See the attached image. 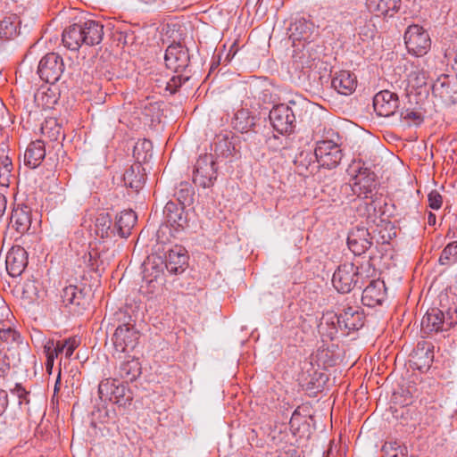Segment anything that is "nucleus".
I'll return each mask as SVG.
<instances>
[{"mask_svg": "<svg viewBox=\"0 0 457 457\" xmlns=\"http://www.w3.org/2000/svg\"><path fill=\"white\" fill-rule=\"evenodd\" d=\"M303 423L306 424V420L304 417L301 415L299 408H297L294 411L289 421L290 430L295 436L300 432Z\"/></svg>", "mask_w": 457, "mask_h": 457, "instance_id": "nucleus-47", "label": "nucleus"}, {"mask_svg": "<svg viewBox=\"0 0 457 457\" xmlns=\"http://www.w3.org/2000/svg\"><path fill=\"white\" fill-rule=\"evenodd\" d=\"M116 379L105 378L98 386V395L102 401H112Z\"/></svg>", "mask_w": 457, "mask_h": 457, "instance_id": "nucleus-45", "label": "nucleus"}, {"mask_svg": "<svg viewBox=\"0 0 457 457\" xmlns=\"http://www.w3.org/2000/svg\"><path fill=\"white\" fill-rule=\"evenodd\" d=\"M62 302L71 312L80 313L89 305V298L77 286L70 285L62 289Z\"/></svg>", "mask_w": 457, "mask_h": 457, "instance_id": "nucleus-17", "label": "nucleus"}, {"mask_svg": "<svg viewBox=\"0 0 457 457\" xmlns=\"http://www.w3.org/2000/svg\"><path fill=\"white\" fill-rule=\"evenodd\" d=\"M373 107L378 115L390 117L399 107L398 96L389 90H382L373 97Z\"/></svg>", "mask_w": 457, "mask_h": 457, "instance_id": "nucleus-15", "label": "nucleus"}, {"mask_svg": "<svg viewBox=\"0 0 457 457\" xmlns=\"http://www.w3.org/2000/svg\"><path fill=\"white\" fill-rule=\"evenodd\" d=\"M348 171L353 177V183H345L341 187L342 193L352 191L358 198H372V192L376 188L375 174L368 168L363 167L361 162H353Z\"/></svg>", "mask_w": 457, "mask_h": 457, "instance_id": "nucleus-1", "label": "nucleus"}, {"mask_svg": "<svg viewBox=\"0 0 457 457\" xmlns=\"http://www.w3.org/2000/svg\"><path fill=\"white\" fill-rule=\"evenodd\" d=\"M347 245L354 255L364 253L372 245V238L368 228L355 227L347 237Z\"/></svg>", "mask_w": 457, "mask_h": 457, "instance_id": "nucleus-16", "label": "nucleus"}, {"mask_svg": "<svg viewBox=\"0 0 457 457\" xmlns=\"http://www.w3.org/2000/svg\"><path fill=\"white\" fill-rule=\"evenodd\" d=\"M84 45L96 46L102 42L104 37V25L95 20L80 21Z\"/></svg>", "mask_w": 457, "mask_h": 457, "instance_id": "nucleus-22", "label": "nucleus"}, {"mask_svg": "<svg viewBox=\"0 0 457 457\" xmlns=\"http://www.w3.org/2000/svg\"><path fill=\"white\" fill-rule=\"evenodd\" d=\"M332 87L341 95H351L356 88L357 80L353 73L349 71H340L332 79Z\"/></svg>", "mask_w": 457, "mask_h": 457, "instance_id": "nucleus-25", "label": "nucleus"}, {"mask_svg": "<svg viewBox=\"0 0 457 457\" xmlns=\"http://www.w3.org/2000/svg\"><path fill=\"white\" fill-rule=\"evenodd\" d=\"M457 324V309L449 307L445 311L432 308L421 320V331L428 336L431 333L447 331Z\"/></svg>", "mask_w": 457, "mask_h": 457, "instance_id": "nucleus-3", "label": "nucleus"}, {"mask_svg": "<svg viewBox=\"0 0 457 457\" xmlns=\"http://www.w3.org/2000/svg\"><path fill=\"white\" fill-rule=\"evenodd\" d=\"M118 376L128 382H133L141 374V364L138 359L128 357L122 361L118 368Z\"/></svg>", "mask_w": 457, "mask_h": 457, "instance_id": "nucleus-32", "label": "nucleus"}, {"mask_svg": "<svg viewBox=\"0 0 457 457\" xmlns=\"http://www.w3.org/2000/svg\"><path fill=\"white\" fill-rule=\"evenodd\" d=\"M439 263L445 266H450L457 262V241H453L446 245L439 257Z\"/></svg>", "mask_w": 457, "mask_h": 457, "instance_id": "nucleus-39", "label": "nucleus"}, {"mask_svg": "<svg viewBox=\"0 0 457 457\" xmlns=\"http://www.w3.org/2000/svg\"><path fill=\"white\" fill-rule=\"evenodd\" d=\"M112 217L106 212H101L95 220V233L101 238H108L115 235V228H112Z\"/></svg>", "mask_w": 457, "mask_h": 457, "instance_id": "nucleus-33", "label": "nucleus"}, {"mask_svg": "<svg viewBox=\"0 0 457 457\" xmlns=\"http://www.w3.org/2000/svg\"><path fill=\"white\" fill-rule=\"evenodd\" d=\"M141 2L145 3V4H151L153 3L154 0H140Z\"/></svg>", "mask_w": 457, "mask_h": 457, "instance_id": "nucleus-63", "label": "nucleus"}, {"mask_svg": "<svg viewBox=\"0 0 457 457\" xmlns=\"http://www.w3.org/2000/svg\"><path fill=\"white\" fill-rule=\"evenodd\" d=\"M19 18L15 14L4 16L0 21V37L12 39L17 35Z\"/></svg>", "mask_w": 457, "mask_h": 457, "instance_id": "nucleus-35", "label": "nucleus"}, {"mask_svg": "<svg viewBox=\"0 0 457 457\" xmlns=\"http://www.w3.org/2000/svg\"><path fill=\"white\" fill-rule=\"evenodd\" d=\"M44 353L46 356V360L54 361L58 356L56 349L54 348V340H48L44 345Z\"/></svg>", "mask_w": 457, "mask_h": 457, "instance_id": "nucleus-54", "label": "nucleus"}, {"mask_svg": "<svg viewBox=\"0 0 457 457\" xmlns=\"http://www.w3.org/2000/svg\"><path fill=\"white\" fill-rule=\"evenodd\" d=\"M41 129L42 133L44 135H47L51 140H58L61 132V127L58 126L55 121H46Z\"/></svg>", "mask_w": 457, "mask_h": 457, "instance_id": "nucleus-48", "label": "nucleus"}, {"mask_svg": "<svg viewBox=\"0 0 457 457\" xmlns=\"http://www.w3.org/2000/svg\"><path fill=\"white\" fill-rule=\"evenodd\" d=\"M21 338L20 334L12 328H0V340L5 343H16Z\"/></svg>", "mask_w": 457, "mask_h": 457, "instance_id": "nucleus-49", "label": "nucleus"}, {"mask_svg": "<svg viewBox=\"0 0 457 457\" xmlns=\"http://www.w3.org/2000/svg\"><path fill=\"white\" fill-rule=\"evenodd\" d=\"M117 315L120 321L121 317L124 320L117 326L112 337L114 351L119 353L132 351L140 337L139 331L135 327V320L122 312H117Z\"/></svg>", "mask_w": 457, "mask_h": 457, "instance_id": "nucleus-2", "label": "nucleus"}, {"mask_svg": "<svg viewBox=\"0 0 457 457\" xmlns=\"http://www.w3.org/2000/svg\"><path fill=\"white\" fill-rule=\"evenodd\" d=\"M217 179V167L212 154H201L197 159L193 174V181L195 185L209 188L214 185Z\"/></svg>", "mask_w": 457, "mask_h": 457, "instance_id": "nucleus-5", "label": "nucleus"}, {"mask_svg": "<svg viewBox=\"0 0 457 457\" xmlns=\"http://www.w3.org/2000/svg\"><path fill=\"white\" fill-rule=\"evenodd\" d=\"M144 170L141 164L131 165L123 174L124 185L138 192L145 182Z\"/></svg>", "mask_w": 457, "mask_h": 457, "instance_id": "nucleus-29", "label": "nucleus"}, {"mask_svg": "<svg viewBox=\"0 0 457 457\" xmlns=\"http://www.w3.org/2000/svg\"><path fill=\"white\" fill-rule=\"evenodd\" d=\"M383 457H406L407 449L397 442H386L382 446Z\"/></svg>", "mask_w": 457, "mask_h": 457, "instance_id": "nucleus-42", "label": "nucleus"}, {"mask_svg": "<svg viewBox=\"0 0 457 457\" xmlns=\"http://www.w3.org/2000/svg\"><path fill=\"white\" fill-rule=\"evenodd\" d=\"M425 423L430 425L437 420V409L434 406L428 408L426 413Z\"/></svg>", "mask_w": 457, "mask_h": 457, "instance_id": "nucleus-56", "label": "nucleus"}, {"mask_svg": "<svg viewBox=\"0 0 457 457\" xmlns=\"http://www.w3.org/2000/svg\"><path fill=\"white\" fill-rule=\"evenodd\" d=\"M401 118L407 121H411L415 125H419L423 121L420 112L406 110L401 112Z\"/></svg>", "mask_w": 457, "mask_h": 457, "instance_id": "nucleus-51", "label": "nucleus"}, {"mask_svg": "<svg viewBox=\"0 0 457 457\" xmlns=\"http://www.w3.org/2000/svg\"><path fill=\"white\" fill-rule=\"evenodd\" d=\"M241 142L242 137L240 136H218L215 142V154L225 158L238 156L241 150Z\"/></svg>", "mask_w": 457, "mask_h": 457, "instance_id": "nucleus-19", "label": "nucleus"}, {"mask_svg": "<svg viewBox=\"0 0 457 457\" xmlns=\"http://www.w3.org/2000/svg\"><path fill=\"white\" fill-rule=\"evenodd\" d=\"M343 329L358 330L364 325V313L360 307L348 306L340 313Z\"/></svg>", "mask_w": 457, "mask_h": 457, "instance_id": "nucleus-23", "label": "nucleus"}, {"mask_svg": "<svg viewBox=\"0 0 457 457\" xmlns=\"http://www.w3.org/2000/svg\"><path fill=\"white\" fill-rule=\"evenodd\" d=\"M289 103H290V104H295V102L294 100L289 101Z\"/></svg>", "mask_w": 457, "mask_h": 457, "instance_id": "nucleus-64", "label": "nucleus"}, {"mask_svg": "<svg viewBox=\"0 0 457 457\" xmlns=\"http://www.w3.org/2000/svg\"><path fill=\"white\" fill-rule=\"evenodd\" d=\"M377 206L375 204V201L372 198H360L358 200V204L356 207V211L360 216H366L370 218V216L376 213Z\"/></svg>", "mask_w": 457, "mask_h": 457, "instance_id": "nucleus-44", "label": "nucleus"}, {"mask_svg": "<svg viewBox=\"0 0 457 457\" xmlns=\"http://www.w3.org/2000/svg\"><path fill=\"white\" fill-rule=\"evenodd\" d=\"M340 320V314L337 315L333 312H328L324 313L322 318L320 319V324L318 325L319 332L321 335L326 336L330 339H333V337L337 332V328H339L343 329Z\"/></svg>", "mask_w": 457, "mask_h": 457, "instance_id": "nucleus-27", "label": "nucleus"}, {"mask_svg": "<svg viewBox=\"0 0 457 457\" xmlns=\"http://www.w3.org/2000/svg\"><path fill=\"white\" fill-rule=\"evenodd\" d=\"M80 340L76 337H69L63 340V346H66V358H70L74 350L79 345Z\"/></svg>", "mask_w": 457, "mask_h": 457, "instance_id": "nucleus-52", "label": "nucleus"}, {"mask_svg": "<svg viewBox=\"0 0 457 457\" xmlns=\"http://www.w3.org/2000/svg\"><path fill=\"white\" fill-rule=\"evenodd\" d=\"M46 156V149L44 142L36 140L31 142L24 154V162L29 168H37Z\"/></svg>", "mask_w": 457, "mask_h": 457, "instance_id": "nucleus-31", "label": "nucleus"}, {"mask_svg": "<svg viewBox=\"0 0 457 457\" xmlns=\"http://www.w3.org/2000/svg\"><path fill=\"white\" fill-rule=\"evenodd\" d=\"M386 288L384 281L371 280L364 288L361 295V302L369 307H375L382 303L386 297Z\"/></svg>", "mask_w": 457, "mask_h": 457, "instance_id": "nucleus-20", "label": "nucleus"}, {"mask_svg": "<svg viewBox=\"0 0 457 457\" xmlns=\"http://www.w3.org/2000/svg\"><path fill=\"white\" fill-rule=\"evenodd\" d=\"M155 81L157 82V87L162 88L163 87V89L165 90V85L163 84L164 82H167L166 79H155Z\"/></svg>", "mask_w": 457, "mask_h": 457, "instance_id": "nucleus-62", "label": "nucleus"}, {"mask_svg": "<svg viewBox=\"0 0 457 457\" xmlns=\"http://www.w3.org/2000/svg\"><path fill=\"white\" fill-rule=\"evenodd\" d=\"M64 71L62 56L56 53L46 54L39 62L37 73L46 83L54 84Z\"/></svg>", "mask_w": 457, "mask_h": 457, "instance_id": "nucleus-10", "label": "nucleus"}, {"mask_svg": "<svg viewBox=\"0 0 457 457\" xmlns=\"http://www.w3.org/2000/svg\"><path fill=\"white\" fill-rule=\"evenodd\" d=\"M133 156L137 160L136 164L147 162L153 156V144L150 140H138L134 145Z\"/></svg>", "mask_w": 457, "mask_h": 457, "instance_id": "nucleus-37", "label": "nucleus"}, {"mask_svg": "<svg viewBox=\"0 0 457 457\" xmlns=\"http://www.w3.org/2000/svg\"><path fill=\"white\" fill-rule=\"evenodd\" d=\"M152 269L156 270L152 275L154 278L159 276L160 272H162V267L161 269L158 268L159 264L162 265L164 263L166 270L170 274H180L185 271L187 267V260L188 257L187 255V251L185 248L179 245H175L167 251L164 255V260L161 256H152Z\"/></svg>", "mask_w": 457, "mask_h": 457, "instance_id": "nucleus-4", "label": "nucleus"}, {"mask_svg": "<svg viewBox=\"0 0 457 457\" xmlns=\"http://www.w3.org/2000/svg\"><path fill=\"white\" fill-rule=\"evenodd\" d=\"M322 139L321 140H334L337 141L339 139V135L332 128L324 127L322 129Z\"/></svg>", "mask_w": 457, "mask_h": 457, "instance_id": "nucleus-55", "label": "nucleus"}, {"mask_svg": "<svg viewBox=\"0 0 457 457\" xmlns=\"http://www.w3.org/2000/svg\"><path fill=\"white\" fill-rule=\"evenodd\" d=\"M436 222V216L433 212H429L428 214V224L429 226H435Z\"/></svg>", "mask_w": 457, "mask_h": 457, "instance_id": "nucleus-60", "label": "nucleus"}, {"mask_svg": "<svg viewBox=\"0 0 457 457\" xmlns=\"http://www.w3.org/2000/svg\"><path fill=\"white\" fill-rule=\"evenodd\" d=\"M54 361H48L46 360V370L51 373L52 372V370H53V367H54Z\"/></svg>", "mask_w": 457, "mask_h": 457, "instance_id": "nucleus-61", "label": "nucleus"}, {"mask_svg": "<svg viewBox=\"0 0 457 457\" xmlns=\"http://www.w3.org/2000/svg\"><path fill=\"white\" fill-rule=\"evenodd\" d=\"M54 348L56 349V353L58 355L62 353L66 354V346H63V340L57 342L54 341Z\"/></svg>", "mask_w": 457, "mask_h": 457, "instance_id": "nucleus-59", "label": "nucleus"}, {"mask_svg": "<svg viewBox=\"0 0 457 457\" xmlns=\"http://www.w3.org/2000/svg\"><path fill=\"white\" fill-rule=\"evenodd\" d=\"M294 162L300 174H314L320 168L316 161L315 152L302 151L295 156Z\"/></svg>", "mask_w": 457, "mask_h": 457, "instance_id": "nucleus-28", "label": "nucleus"}, {"mask_svg": "<svg viewBox=\"0 0 457 457\" xmlns=\"http://www.w3.org/2000/svg\"><path fill=\"white\" fill-rule=\"evenodd\" d=\"M413 363L419 370H428L434 360L433 346L418 347L413 356Z\"/></svg>", "mask_w": 457, "mask_h": 457, "instance_id": "nucleus-36", "label": "nucleus"}, {"mask_svg": "<svg viewBox=\"0 0 457 457\" xmlns=\"http://www.w3.org/2000/svg\"><path fill=\"white\" fill-rule=\"evenodd\" d=\"M315 154L320 166L327 169L337 167L343 157L340 145L334 140H318Z\"/></svg>", "mask_w": 457, "mask_h": 457, "instance_id": "nucleus-8", "label": "nucleus"}, {"mask_svg": "<svg viewBox=\"0 0 457 457\" xmlns=\"http://www.w3.org/2000/svg\"><path fill=\"white\" fill-rule=\"evenodd\" d=\"M164 61L166 68L175 73H189L187 68L190 63L188 49L181 44H172L165 51Z\"/></svg>", "mask_w": 457, "mask_h": 457, "instance_id": "nucleus-11", "label": "nucleus"}, {"mask_svg": "<svg viewBox=\"0 0 457 457\" xmlns=\"http://www.w3.org/2000/svg\"><path fill=\"white\" fill-rule=\"evenodd\" d=\"M432 91L445 105L457 104V75L442 74L434 82Z\"/></svg>", "mask_w": 457, "mask_h": 457, "instance_id": "nucleus-12", "label": "nucleus"}, {"mask_svg": "<svg viewBox=\"0 0 457 457\" xmlns=\"http://www.w3.org/2000/svg\"><path fill=\"white\" fill-rule=\"evenodd\" d=\"M190 79V74L186 72L177 73L173 75L167 82H164L165 91H169L170 94H175L179 88Z\"/></svg>", "mask_w": 457, "mask_h": 457, "instance_id": "nucleus-41", "label": "nucleus"}, {"mask_svg": "<svg viewBox=\"0 0 457 457\" xmlns=\"http://www.w3.org/2000/svg\"><path fill=\"white\" fill-rule=\"evenodd\" d=\"M8 406V395L6 391L0 389V415H2Z\"/></svg>", "mask_w": 457, "mask_h": 457, "instance_id": "nucleus-57", "label": "nucleus"}, {"mask_svg": "<svg viewBox=\"0 0 457 457\" xmlns=\"http://www.w3.org/2000/svg\"><path fill=\"white\" fill-rule=\"evenodd\" d=\"M62 40L63 46L71 51H77L84 45L80 21L64 29Z\"/></svg>", "mask_w": 457, "mask_h": 457, "instance_id": "nucleus-26", "label": "nucleus"}, {"mask_svg": "<svg viewBox=\"0 0 457 457\" xmlns=\"http://www.w3.org/2000/svg\"><path fill=\"white\" fill-rule=\"evenodd\" d=\"M404 43L410 54L415 56L425 55L431 46L428 33L420 25H410L404 33Z\"/></svg>", "mask_w": 457, "mask_h": 457, "instance_id": "nucleus-6", "label": "nucleus"}, {"mask_svg": "<svg viewBox=\"0 0 457 457\" xmlns=\"http://www.w3.org/2000/svg\"><path fill=\"white\" fill-rule=\"evenodd\" d=\"M137 217L134 211L125 210L116 218L115 231L120 237L126 238L131 234V229L137 222Z\"/></svg>", "mask_w": 457, "mask_h": 457, "instance_id": "nucleus-30", "label": "nucleus"}, {"mask_svg": "<svg viewBox=\"0 0 457 457\" xmlns=\"http://www.w3.org/2000/svg\"><path fill=\"white\" fill-rule=\"evenodd\" d=\"M255 125V117L246 109H240L235 113L234 129L241 134L247 133Z\"/></svg>", "mask_w": 457, "mask_h": 457, "instance_id": "nucleus-34", "label": "nucleus"}, {"mask_svg": "<svg viewBox=\"0 0 457 457\" xmlns=\"http://www.w3.org/2000/svg\"><path fill=\"white\" fill-rule=\"evenodd\" d=\"M11 393L17 395L20 404L29 403L28 399L29 392L21 384H16L14 388L11 390Z\"/></svg>", "mask_w": 457, "mask_h": 457, "instance_id": "nucleus-53", "label": "nucleus"}, {"mask_svg": "<svg viewBox=\"0 0 457 457\" xmlns=\"http://www.w3.org/2000/svg\"><path fill=\"white\" fill-rule=\"evenodd\" d=\"M6 198L3 194H0V218L4 214L6 209Z\"/></svg>", "mask_w": 457, "mask_h": 457, "instance_id": "nucleus-58", "label": "nucleus"}, {"mask_svg": "<svg viewBox=\"0 0 457 457\" xmlns=\"http://www.w3.org/2000/svg\"><path fill=\"white\" fill-rule=\"evenodd\" d=\"M361 275L358 266L345 262L337 267L332 277L334 287L340 293L351 292L360 282Z\"/></svg>", "mask_w": 457, "mask_h": 457, "instance_id": "nucleus-7", "label": "nucleus"}, {"mask_svg": "<svg viewBox=\"0 0 457 457\" xmlns=\"http://www.w3.org/2000/svg\"><path fill=\"white\" fill-rule=\"evenodd\" d=\"M114 258V252L102 242L90 244L88 252L83 256L84 263L92 271H104Z\"/></svg>", "mask_w": 457, "mask_h": 457, "instance_id": "nucleus-9", "label": "nucleus"}, {"mask_svg": "<svg viewBox=\"0 0 457 457\" xmlns=\"http://www.w3.org/2000/svg\"><path fill=\"white\" fill-rule=\"evenodd\" d=\"M12 227L20 234L26 233L31 225V210L27 205H18L12 212Z\"/></svg>", "mask_w": 457, "mask_h": 457, "instance_id": "nucleus-24", "label": "nucleus"}, {"mask_svg": "<svg viewBox=\"0 0 457 457\" xmlns=\"http://www.w3.org/2000/svg\"><path fill=\"white\" fill-rule=\"evenodd\" d=\"M289 38L292 40L294 46H304L319 36L318 28L314 24L305 19H300L293 22L289 29Z\"/></svg>", "mask_w": 457, "mask_h": 457, "instance_id": "nucleus-14", "label": "nucleus"}, {"mask_svg": "<svg viewBox=\"0 0 457 457\" xmlns=\"http://www.w3.org/2000/svg\"><path fill=\"white\" fill-rule=\"evenodd\" d=\"M6 270L12 277L20 276L28 264V253L20 246H12L6 255Z\"/></svg>", "mask_w": 457, "mask_h": 457, "instance_id": "nucleus-18", "label": "nucleus"}, {"mask_svg": "<svg viewBox=\"0 0 457 457\" xmlns=\"http://www.w3.org/2000/svg\"><path fill=\"white\" fill-rule=\"evenodd\" d=\"M270 123L280 134H287L295 128V116L292 109L284 104L275 105L269 115Z\"/></svg>", "mask_w": 457, "mask_h": 457, "instance_id": "nucleus-13", "label": "nucleus"}, {"mask_svg": "<svg viewBox=\"0 0 457 457\" xmlns=\"http://www.w3.org/2000/svg\"><path fill=\"white\" fill-rule=\"evenodd\" d=\"M428 206L433 210H438L443 204V197L436 190H432L428 195Z\"/></svg>", "mask_w": 457, "mask_h": 457, "instance_id": "nucleus-50", "label": "nucleus"}, {"mask_svg": "<svg viewBox=\"0 0 457 457\" xmlns=\"http://www.w3.org/2000/svg\"><path fill=\"white\" fill-rule=\"evenodd\" d=\"M400 8V0H378L377 11L384 16H393Z\"/></svg>", "mask_w": 457, "mask_h": 457, "instance_id": "nucleus-43", "label": "nucleus"}, {"mask_svg": "<svg viewBox=\"0 0 457 457\" xmlns=\"http://www.w3.org/2000/svg\"><path fill=\"white\" fill-rule=\"evenodd\" d=\"M131 400L132 396L130 395L127 386L122 383L116 384L112 395V401L120 405H124L127 403H130Z\"/></svg>", "mask_w": 457, "mask_h": 457, "instance_id": "nucleus-46", "label": "nucleus"}, {"mask_svg": "<svg viewBox=\"0 0 457 457\" xmlns=\"http://www.w3.org/2000/svg\"><path fill=\"white\" fill-rule=\"evenodd\" d=\"M12 162L8 156L0 157V186L8 187L12 176Z\"/></svg>", "mask_w": 457, "mask_h": 457, "instance_id": "nucleus-40", "label": "nucleus"}, {"mask_svg": "<svg viewBox=\"0 0 457 457\" xmlns=\"http://www.w3.org/2000/svg\"><path fill=\"white\" fill-rule=\"evenodd\" d=\"M163 217L166 223L173 228H184L187 225V215L185 207L172 201H169L163 210Z\"/></svg>", "mask_w": 457, "mask_h": 457, "instance_id": "nucleus-21", "label": "nucleus"}, {"mask_svg": "<svg viewBox=\"0 0 457 457\" xmlns=\"http://www.w3.org/2000/svg\"><path fill=\"white\" fill-rule=\"evenodd\" d=\"M195 189L188 182L182 181L175 188L174 196L182 206L190 205L193 203Z\"/></svg>", "mask_w": 457, "mask_h": 457, "instance_id": "nucleus-38", "label": "nucleus"}]
</instances>
